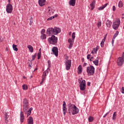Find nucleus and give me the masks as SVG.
<instances>
[{"instance_id": "nucleus-7", "label": "nucleus", "mask_w": 124, "mask_h": 124, "mask_svg": "<svg viewBox=\"0 0 124 124\" xmlns=\"http://www.w3.org/2000/svg\"><path fill=\"white\" fill-rule=\"evenodd\" d=\"M80 91H85L86 90V80H83L79 84Z\"/></svg>"}, {"instance_id": "nucleus-41", "label": "nucleus", "mask_w": 124, "mask_h": 124, "mask_svg": "<svg viewBox=\"0 0 124 124\" xmlns=\"http://www.w3.org/2000/svg\"><path fill=\"white\" fill-rule=\"evenodd\" d=\"M54 19V16H51L47 18V21H50L51 20H53Z\"/></svg>"}, {"instance_id": "nucleus-35", "label": "nucleus", "mask_w": 124, "mask_h": 124, "mask_svg": "<svg viewBox=\"0 0 124 124\" xmlns=\"http://www.w3.org/2000/svg\"><path fill=\"white\" fill-rule=\"evenodd\" d=\"M36 56H37V54L36 53H35L34 55H32L31 61H34V60L35 59V57H36Z\"/></svg>"}, {"instance_id": "nucleus-40", "label": "nucleus", "mask_w": 124, "mask_h": 124, "mask_svg": "<svg viewBox=\"0 0 124 124\" xmlns=\"http://www.w3.org/2000/svg\"><path fill=\"white\" fill-rule=\"evenodd\" d=\"M37 57H38V60H40V58H41V53H38L37 55Z\"/></svg>"}, {"instance_id": "nucleus-43", "label": "nucleus", "mask_w": 124, "mask_h": 124, "mask_svg": "<svg viewBox=\"0 0 124 124\" xmlns=\"http://www.w3.org/2000/svg\"><path fill=\"white\" fill-rule=\"evenodd\" d=\"M73 46V44H70L69 46V49H71Z\"/></svg>"}, {"instance_id": "nucleus-22", "label": "nucleus", "mask_w": 124, "mask_h": 124, "mask_svg": "<svg viewBox=\"0 0 124 124\" xmlns=\"http://www.w3.org/2000/svg\"><path fill=\"white\" fill-rule=\"evenodd\" d=\"M20 122L24 123V112L23 111L20 112Z\"/></svg>"}, {"instance_id": "nucleus-15", "label": "nucleus", "mask_w": 124, "mask_h": 124, "mask_svg": "<svg viewBox=\"0 0 124 124\" xmlns=\"http://www.w3.org/2000/svg\"><path fill=\"white\" fill-rule=\"evenodd\" d=\"M76 3V0H70L69 4L70 6H75Z\"/></svg>"}, {"instance_id": "nucleus-63", "label": "nucleus", "mask_w": 124, "mask_h": 124, "mask_svg": "<svg viewBox=\"0 0 124 124\" xmlns=\"http://www.w3.org/2000/svg\"><path fill=\"white\" fill-rule=\"evenodd\" d=\"M30 78H32V76H31Z\"/></svg>"}, {"instance_id": "nucleus-11", "label": "nucleus", "mask_w": 124, "mask_h": 124, "mask_svg": "<svg viewBox=\"0 0 124 124\" xmlns=\"http://www.w3.org/2000/svg\"><path fill=\"white\" fill-rule=\"evenodd\" d=\"M52 51L53 52V54H54L56 57H58V56H59V49L57 46H54L52 48Z\"/></svg>"}, {"instance_id": "nucleus-32", "label": "nucleus", "mask_w": 124, "mask_h": 124, "mask_svg": "<svg viewBox=\"0 0 124 124\" xmlns=\"http://www.w3.org/2000/svg\"><path fill=\"white\" fill-rule=\"evenodd\" d=\"M101 20H99L97 23V27L98 28H100L101 27Z\"/></svg>"}, {"instance_id": "nucleus-19", "label": "nucleus", "mask_w": 124, "mask_h": 124, "mask_svg": "<svg viewBox=\"0 0 124 124\" xmlns=\"http://www.w3.org/2000/svg\"><path fill=\"white\" fill-rule=\"evenodd\" d=\"M106 36H107V34H106L103 39L102 40L100 45L101 47H103L104 46V42H105V40H106Z\"/></svg>"}, {"instance_id": "nucleus-31", "label": "nucleus", "mask_w": 124, "mask_h": 124, "mask_svg": "<svg viewBox=\"0 0 124 124\" xmlns=\"http://www.w3.org/2000/svg\"><path fill=\"white\" fill-rule=\"evenodd\" d=\"M22 89H23V90H24L25 91L28 90V86L26 84H24L22 86Z\"/></svg>"}, {"instance_id": "nucleus-6", "label": "nucleus", "mask_w": 124, "mask_h": 124, "mask_svg": "<svg viewBox=\"0 0 124 124\" xmlns=\"http://www.w3.org/2000/svg\"><path fill=\"white\" fill-rule=\"evenodd\" d=\"M120 25H121V20H120V19H117L112 23V28L113 30H115L116 31H117V30L119 29Z\"/></svg>"}, {"instance_id": "nucleus-57", "label": "nucleus", "mask_w": 124, "mask_h": 124, "mask_svg": "<svg viewBox=\"0 0 124 124\" xmlns=\"http://www.w3.org/2000/svg\"><path fill=\"white\" fill-rule=\"evenodd\" d=\"M114 41H115V40L114 39H112V42H111L112 45H113V44H114Z\"/></svg>"}, {"instance_id": "nucleus-10", "label": "nucleus", "mask_w": 124, "mask_h": 124, "mask_svg": "<svg viewBox=\"0 0 124 124\" xmlns=\"http://www.w3.org/2000/svg\"><path fill=\"white\" fill-rule=\"evenodd\" d=\"M124 59L122 57H119L117 59V64L118 66H122L124 64Z\"/></svg>"}, {"instance_id": "nucleus-58", "label": "nucleus", "mask_w": 124, "mask_h": 124, "mask_svg": "<svg viewBox=\"0 0 124 124\" xmlns=\"http://www.w3.org/2000/svg\"><path fill=\"white\" fill-rule=\"evenodd\" d=\"M38 53H40V54H41V48H40L39 50V52Z\"/></svg>"}, {"instance_id": "nucleus-62", "label": "nucleus", "mask_w": 124, "mask_h": 124, "mask_svg": "<svg viewBox=\"0 0 124 124\" xmlns=\"http://www.w3.org/2000/svg\"><path fill=\"white\" fill-rule=\"evenodd\" d=\"M69 35H71V32H70L69 33Z\"/></svg>"}, {"instance_id": "nucleus-21", "label": "nucleus", "mask_w": 124, "mask_h": 124, "mask_svg": "<svg viewBox=\"0 0 124 124\" xmlns=\"http://www.w3.org/2000/svg\"><path fill=\"white\" fill-rule=\"evenodd\" d=\"M23 106H29V102L28 101V99L27 98H25L23 100Z\"/></svg>"}, {"instance_id": "nucleus-47", "label": "nucleus", "mask_w": 124, "mask_h": 124, "mask_svg": "<svg viewBox=\"0 0 124 124\" xmlns=\"http://www.w3.org/2000/svg\"><path fill=\"white\" fill-rule=\"evenodd\" d=\"M112 10H113V11H115L116 10V6H113Z\"/></svg>"}, {"instance_id": "nucleus-50", "label": "nucleus", "mask_w": 124, "mask_h": 124, "mask_svg": "<svg viewBox=\"0 0 124 124\" xmlns=\"http://www.w3.org/2000/svg\"><path fill=\"white\" fill-rule=\"evenodd\" d=\"M45 81V80H43V78H42V81L40 83V85H41Z\"/></svg>"}, {"instance_id": "nucleus-55", "label": "nucleus", "mask_w": 124, "mask_h": 124, "mask_svg": "<svg viewBox=\"0 0 124 124\" xmlns=\"http://www.w3.org/2000/svg\"><path fill=\"white\" fill-rule=\"evenodd\" d=\"M54 18H57L58 17V15H55V16H53Z\"/></svg>"}, {"instance_id": "nucleus-25", "label": "nucleus", "mask_w": 124, "mask_h": 124, "mask_svg": "<svg viewBox=\"0 0 124 124\" xmlns=\"http://www.w3.org/2000/svg\"><path fill=\"white\" fill-rule=\"evenodd\" d=\"M27 48H28L31 53H32L33 52V47H32V46H31V45H28L27 46Z\"/></svg>"}, {"instance_id": "nucleus-26", "label": "nucleus", "mask_w": 124, "mask_h": 124, "mask_svg": "<svg viewBox=\"0 0 124 124\" xmlns=\"http://www.w3.org/2000/svg\"><path fill=\"white\" fill-rule=\"evenodd\" d=\"M82 66H81V65H80L79 66V67H78V74H81L82 73Z\"/></svg>"}, {"instance_id": "nucleus-3", "label": "nucleus", "mask_w": 124, "mask_h": 124, "mask_svg": "<svg viewBox=\"0 0 124 124\" xmlns=\"http://www.w3.org/2000/svg\"><path fill=\"white\" fill-rule=\"evenodd\" d=\"M94 67L90 65V66H88L87 68V72L89 76H93L94 74Z\"/></svg>"}, {"instance_id": "nucleus-59", "label": "nucleus", "mask_w": 124, "mask_h": 124, "mask_svg": "<svg viewBox=\"0 0 124 124\" xmlns=\"http://www.w3.org/2000/svg\"><path fill=\"white\" fill-rule=\"evenodd\" d=\"M31 64L29 65V66H30V67H31V66L32 65V64H31Z\"/></svg>"}, {"instance_id": "nucleus-23", "label": "nucleus", "mask_w": 124, "mask_h": 124, "mask_svg": "<svg viewBox=\"0 0 124 124\" xmlns=\"http://www.w3.org/2000/svg\"><path fill=\"white\" fill-rule=\"evenodd\" d=\"M107 5H108V3H106L105 5H103L102 6H101V7H99L98 8V10H103V9H104V8H105V7H106V6H107Z\"/></svg>"}, {"instance_id": "nucleus-17", "label": "nucleus", "mask_w": 124, "mask_h": 124, "mask_svg": "<svg viewBox=\"0 0 124 124\" xmlns=\"http://www.w3.org/2000/svg\"><path fill=\"white\" fill-rule=\"evenodd\" d=\"M45 1H46V0H39L40 6H44V5H45Z\"/></svg>"}, {"instance_id": "nucleus-46", "label": "nucleus", "mask_w": 124, "mask_h": 124, "mask_svg": "<svg viewBox=\"0 0 124 124\" xmlns=\"http://www.w3.org/2000/svg\"><path fill=\"white\" fill-rule=\"evenodd\" d=\"M87 60H90V58H91V55L90 54H88L87 55Z\"/></svg>"}, {"instance_id": "nucleus-45", "label": "nucleus", "mask_w": 124, "mask_h": 124, "mask_svg": "<svg viewBox=\"0 0 124 124\" xmlns=\"http://www.w3.org/2000/svg\"><path fill=\"white\" fill-rule=\"evenodd\" d=\"M122 93H124V87H122V90H121Z\"/></svg>"}, {"instance_id": "nucleus-42", "label": "nucleus", "mask_w": 124, "mask_h": 124, "mask_svg": "<svg viewBox=\"0 0 124 124\" xmlns=\"http://www.w3.org/2000/svg\"><path fill=\"white\" fill-rule=\"evenodd\" d=\"M45 29H43L42 31H41V34H44V33H45Z\"/></svg>"}, {"instance_id": "nucleus-48", "label": "nucleus", "mask_w": 124, "mask_h": 124, "mask_svg": "<svg viewBox=\"0 0 124 124\" xmlns=\"http://www.w3.org/2000/svg\"><path fill=\"white\" fill-rule=\"evenodd\" d=\"M109 113H110V111L108 112L106 114H105V115L103 116V118H105L106 116H107V115L109 114Z\"/></svg>"}, {"instance_id": "nucleus-2", "label": "nucleus", "mask_w": 124, "mask_h": 124, "mask_svg": "<svg viewBox=\"0 0 124 124\" xmlns=\"http://www.w3.org/2000/svg\"><path fill=\"white\" fill-rule=\"evenodd\" d=\"M61 32V29L57 27L49 28L47 29L46 33L47 35L50 36L51 34H58V33H60Z\"/></svg>"}, {"instance_id": "nucleus-34", "label": "nucleus", "mask_w": 124, "mask_h": 124, "mask_svg": "<svg viewBox=\"0 0 124 124\" xmlns=\"http://www.w3.org/2000/svg\"><path fill=\"white\" fill-rule=\"evenodd\" d=\"M41 38V39H46V35L45 34H42Z\"/></svg>"}, {"instance_id": "nucleus-16", "label": "nucleus", "mask_w": 124, "mask_h": 124, "mask_svg": "<svg viewBox=\"0 0 124 124\" xmlns=\"http://www.w3.org/2000/svg\"><path fill=\"white\" fill-rule=\"evenodd\" d=\"M47 10L48 13L49 15H52V14H54V12H55V10H53L52 8H50L49 7L47 8Z\"/></svg>"}, {"instance_id": "nucleus-18", "label": "nucleus", "mask_w": 124, "mask_h": 124, "mask_svg": "<svg viewBox=\"0 0 124 124\" xmlns=\"http://www.w3.org/2000/svg\"><path fill=\"white\" fill-rule=\"evenodd\" d=\"M106 26L108 28H111V26H112V22L109 19H108L106 22Z\"/></svg>"}, {"instance_id": "nucleus-9", "label": "nucleus", "mask_w": 124, "mask_h": 124, "mask_svg": "<svg viewBox=\"0 0 124 124\" xmlns=\"http://www.w3.org/2000/svg\"><path fill=\"white\" fill-rule=\"evenodd\" d=\"M13 10V7H12V5L10 3H9L6 6V12L7 13H11Z\"/></svg>"}, {"instance_id": "nucleus-44", "label": "nucleus", "mask_w": 124, "mask_h": 124, "mask_svg": "<svg viewBox=\"0 0 124 124\" xmlns=\"http://www.w3.org/2000/svg\"><path fill=\"white\" fill-rule=\"evenodd\" d=\"M114 35L117 37L119 35V31H117Z\"/></svg>"}, {"instance_id": "nucleus-56", "label": "nucleus", "mask_w": 124, "mask_h": 124, "mask_svg": "<svg viewBox=\"0 0 124 124\" xmlns=\"http://www.w3.org/2000/svg\"><path fill=\"white\" fill-rule=\"evenodd\" d=\"M81 61L82 62H85V59L82 58Z\"/></svg>"}, {"instance_id": "nucleus-24", "label": "nucleus", "mask_w": 124, "mask_h": 124, "mask_svg": "<svg viewBox=\"0 0 124 124\" xmlns=\"http://www.w3.org/2000/svg\"><path fill=\"white\" fill-rule=\"evenodd\" d=\"M8 118H9V116L7 115L6 113H5V123L6 124L8 123Z\"/></svg>"}, {"instance_id": "nucleus-30", "label": "nucleus", "mask_w": 124, "mask_h": 124, "mask_svg": "<svg viewBox=\"0 0 124 124\" xmlns=\"http://www.w3.org/2000/svg\"><path fill=\"white\" fill-rule=\"evenodd\" d=\"M93 62L95 65L97 66L98 65V60H95L94 61H93Z\"/></svg>"}, {"instance_id": "nucleus-12", "label": "nucleus", "mask_w": 124, "mask_h": 124, "mask_svg": "<svg viewBox=\"0 0 124 124\" xmlns=\"http://www.w3.org/2000/svg\"><path fill=\"white\" fill-rule=\"evenodd\" d=\"M62 111L64 116H65V114L67 112V108H66V103H65V101H63Z\"/></svg>"}, {"instance_id": "nucleus-54", "label": "nucleus", "mask_w": 124, "mask_h": 124, "mask_svg": "<svg viewBox=\"0 0 124 124\" xmlns=\"http://www.w3.org/2000/svg\"><path fill=\"white\" fill-rule=\"evenodd\" d=\"M87 85L88 86H91V82H88V83H87Z\"/></svg>"}, {"instance_id": "nucleus-37", "label": "nucleus", "mask_w": 124, "mask_h": 124, "mask_svg": "<svg viewBox=\"0 0 124 124\" xmlns=\"http://www.w3.org/2000/svg\"><path fill=\"white\" fill-rule=\"evenodd\" d=\"M75 32H73L72 35V40H74L75 39Z\"/></svg>"}, {"instance_id": "nucleus-5", "label": "nucleus", "mask_w": 124, "mask_h": 124, "mask_svg": "<svg viewBox=\"0 0 124 124\" xmlns=\"http://www.w3.org/2000/svg\"><path fill=\"white\" fill-rule=\"evenodd\" d=\"M48 41L50 44L56 45V44L58 43V37L52 35L51 37L48 38Z\"/></svg>"}, {"instance_id": "nucleus-60", "label": "nucleus", "mask_w": 124, "mask_h": 124, "mask_svg": "<svg viewBox=\"0 0 124 124\" xmlns=\"http://www.w3.org/2000/svg\"><path fill=\"white\" fill-rule=\"evenodd\" d=\"M116 37L114 35L112 39H113L114 40H115Z\"/></svg>"}, {"instance_id": "nucleus-27", "label": "nucleus", "mask_w": 124, "mask_h": 124, "mask_svg": "<svg viewBox=\"0 0 124 124\" xmlns=\"http://www.w3.org/2000/svg\"><path fill=\"white\" fill-rule=\"evenodd\" d=\"M13 49L14 51L17 52V51H18V47H17V45L15 44L13 45Z\"/></svg>"}, {"instance_id": "nucleus-4", "label": "nucleus", "mask_w": 124, "mask_h": 124, "mask_svg": "<svg viewBox=\"0 0 124 124\" xmlns=\"http://www.w3.org/2000/svg\"><path fill=\"white\" fill-rule=\"evenodd\" d=\"M29 106H23V112L25 114H27V117H29L31 114V111H32V108H30Z\"/></svg>"}, {"instance_id": "nucleus-49", "label": "nucleus", "mask_w": 124, "mask_h": 124, "mask_svg": "<svg viewBox=\"0 0 124 124\" xmlns=\"http://www.w3.org/2000/svg\"><path fill=\"white\" fill-rule=\"evenodd\" d=\"M98 49V48L97 47V46L96 47V49L94 50V52H95V53H96V52H97V49Z\"/></svg>"}, {"instance_id": "nucleus-8", "label": "nucleus", "mask_w": 124, "mask_h": 124, "mask_svg": "<svg viewBox=\"0 0 124 124\" xmlns=\"http://www.w3.org/2000/svg\"><path fill=\"white\" fill-rule=\"evenodd\" d=\"M65 64L66 65V70H69V69H70V67H71V60H66L65 61Z\"/></svg>"}, {"instance_id": "nucleus-52", "label": "nucleus", "mask_w": 124, "mask_h": 124, "mask_svg": "<svg viewBox=\"0 0 124 124\" xmlns=\"http://www.w3.org/2000/svg\"><path fill=\"white\" fill-rule=\"evenodd\" d=\"M121 58L124 60V52L123 53Z\"/></svg>"}, {"instance_id": "nucleus-61", "label": "nucleus", "mask_w": 124, "mask_h": 124, "mask_svg": "<svg viewBox=\"0 0 124 124\" xmlns=\"http://www.w3.org/2000/svg\"><path fill=\"white\" fill-rule=\"evenodd\" d=\"M35 70H37V68H36L34 70V71H33V72H34V71H35Z\"/></svg>"}, {"instance_id": "nucleus-36", "label": "nucleus", "mask_w": 124, "mask_h": 124, "mask_svg": "<svg viewBox=\"0 0 124 124\" xmlns=\"http://www.w3.org/2000/svg\"><path fill=\"white\" fill-rule=\"evenodd\" d=\"M47 63L48 64L47 69H49V68H50V67H51V61L50 60H48L47 61Z\"/></svg>"}, {"instance_id": "nucleus-20", "label": "nucleus", "mask_w": 124, "mask_h": 124, "mask_svg": "<svg viewBox=\"0 0 124 124\" xmlns=\"http://www.w3.org/2000/svg\"><path fill=\"white\" fill-rule=\"evenodd\" d=\"M95 6V0H93L92 2L90 4V7H91V10H93Z\"/></svg>"}, {"instance_id": "nucleus-28", "label": "nucleus", "mask_w": 124, "mask_h": 124, "mask_svg": "<svg viewBox=\"0 0 124 124\" xmlns=\"http://www.w3.org/2000/svg\"><path fill=\"white\" fill-rule=\"evenodd\" d=\"M118 6L120 8H122L123 6V1L122 0H120L118 3Z\"/></svg>"}, {"instance_id": "nucleus-38", "label": "nucleus", "mask_w": 124, "mask_h": 124, "mask_svg": "<svg viewBox=\"0 0 124 124\" xmlns=\"http://www.w3.org/2000/svg\"><path fill=\"white\" fill-rule=\"evenodd\" d=\"M33 18L32 17H31V19H30V25L31 26V24H32V23H33Z\"/></svg>"}, {"instance_id": "nucleus-1", "label": "nucleus", "mask_w": 124, "mask_h": 124, "mask_svg": "<svg viewBox=\"0 0 124 124\" xmlns=\"http://www.w3.org/2000/svg\"><path fill=\"white\" fill-rule=\"evenodd\" d=\"M68 111L70 115H76L79 113V109L77 108V107L75 105H73L71 103H69L68 107Z\"/></svg>"}, {"instance_id": "nucleus-51", "label": "nucleus", "mask_w": 124, "mask_h": 124, "mask_svg": "<svg viewBox=\"0 0 124 124\" xmlns=\"http://www.w3.org/2000/svg\"><path fill=\"white\" fill-rule=\"evenodd\" d=\"M45 81V80H43V78H42V81L40 83V85H41Z\"/></svg>"}, {"instance_id": "nucleus-53", "label": "nucleus", "mask_w": 124, "mask_h": 124, "mask_svg": "<svg viewBox=\"0 0 124 124\" xmlns=\"http://www.w3.org/2000/svg\"><path fill=\"white\" fill-rule=\"evenodd\" d=\"M87 63L84 62V64H83V66L84 67H85V66H86L87 65Z\"/></svg>"}, {"instance_id": "nucleus-39", "label": "nucleus", "mask_w": 124, "mask_h": 124, "mask_svg": "<svg viewBox=\"0 0 124 124\" xmlns=\"http://www.w3.org/2000/svg\"><path fill=\"white\" fill-rule=\"evenodd\" d=\"M68 43H69V44H73L74 41H73L71 38H69L68 40Z\"/></svg>"}, {"instance_id": "nucleus-29", "label": "nucleus", "mask_w": 124, "mask_h": 124, "mask_svg": "<svg viewBox=\"0 0 124 124\" xmlns=\"http://www.w3.org/2000/svg\"><path fill=\"white\" fill-rule=\"evenodd\" d=\"M88 121L89 123H92V122L93 121V117L92 116H89L88 118Z\"/></svg>"}, {"instance_id": "nucleus-13", "label": "nucleus", "mask_w": 124, "mask_h": 124, "mask_svg": "<svg viewBox=\"0 0 124 124\" xmlns=\"http://www.w3.org/2000/svg\"><path fill=\"white\" fill-rule=\"evenodd\" d=\"M49 73V70L47 69L45 71L43 72V74L42 75V79L43 80H46V77L47 75H48V74Z\"/></svg>"}, {"instance_id": "nucleus-33", "label": "nucleus", "mask_w": 124, "mask_h": 124, "mask_svg": "<svg viewBox=\"0 0 124 124\" xmlns=\"http://www.w3.org/2000/svg\"><path fill=\"white\" fill-rule=\"evenodd\" d=\"M116 116H117V114H116V112H114L112 116V120H113V121H115V120H116Z\"/></svg>"}, {"instance_id": "nucleus-14", "label": "nucleus", "mask_w": 124, "mask_h": 124, "mask_svg": "<svg viewBox=\"0 0 124 124\" xmlns=\"http://www.w3.org/2000/svg\"><path fill=\"white\" fill-rule=\"evenodd\" d=\"M28 124H33V118L32 117L30 116L27 120Z\"/></svg>"}, {"instance_id": "nucleus-64", "label": "nucleus", "mask_w": 124, "mask_h": 124, "mask_svg": "<svg viewBox=\"0 0 124 124\" xmlns=\"http://www.w3.org/2000/svg\"><path fill=\"white\" fill-rule=\"evenodd\" d=\"M90 62H92V58H90Z\"/></svg>"}]
</instances>
